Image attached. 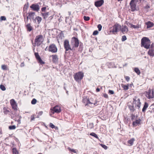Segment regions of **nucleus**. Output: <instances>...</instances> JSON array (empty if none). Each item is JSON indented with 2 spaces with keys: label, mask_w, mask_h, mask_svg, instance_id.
<instances>
[{
  "label": "nucleus",
  "mask_w": 154,
  "mask_h": 154,
  "mask_svg": "<svg viewBox=\"0 0 154 154\" xmlns=\"http://www.w3.org/2000/svg\"><path fill=\"white\" fill-rule=\"evenodd\" d=\"M132 103L131 105L128 104V108L132 113L136 110L135 108L139 109L141 104L140 99L137 96L134 97Z\"/></svg>",
  "instance_id": "f257e3e1"
},
{
  "label": "nucleus",
  "mask_w": 154,
  "mask_h": 154,
  "mask_svg": "<svg viewBox=\"0 0 154 154\" xmlns=\"http://www.w3.org/2000/svg\"><path fill=\"white\" fill-rule=\"evenodd\" d=\"M82 102L83 103L85 106H87L88 108H93L97 105V100H94L92 98H87L83 97L82 100Z\"/></svg>",
  "instance_id": "f03ea898"
},
{
  "label": "nucleus",
  "mask_w": 154,
  "mask_h": 154,
  "mask_svg": "<svg viewBox=\"0 0 154 154\" xmlns=\"http://www.w3.org/2000/svg\"><path fill=\"white\" fill-rule=\"evenodd\" d=\"M151 41L147 37H144L141 40V46L148 49L149 48Z\"/></svg>",
  "instance_id": "7ed1b4c3"
},
{
  "label": "nucleus",
  "mask_w": 154,
  "mask_h": 154,
  "mask_svg": "<svg viewBox=\"0 0 154 154\" xmlns=\"http://www.w3.org/2000/svg\"><path fill=\"white\" fill-rule=\"evenodd\" d=\"M79 40L78 38L74 37L71 38L70 44L73 50H75V48H77L79 47Z\"/></svg>",
  "instance_id": "20e7f679"
},
{
  "label": "nucleus",
  "mask_w": 154,
  "mask_h": 154,
  "mask_svg": "<svg viewBox=\"0 0 154 154\" xmlns=\"http://www.w3.org/2000/svg\"><path fill=\"white\" fill-rule=\"evenodd\" d=\"M84 77V73L81 71L76 72L73 75L75 80L77 82H80Z\"/></svg>",
  "instance_id": "39448f33"
},
{
  "label": "nucleus",
  "mask_w": 154,
  "mask_h": 154,
  "mask_svg": "<svg viewBox=\"0 0 154 154\" xmlns=\"http://www.w3.org/2000/svg\"><path fill=\"white\" fill-rule=\"evenodd\" d=\"M43 36L42 35H39L36 37L35 39L34 43L33 44L34 46H39L43 41Z\"/></svg>",
  "instance_id": "423d86ee"
},
{
  "label": "nucleus",
  "mask_w": 154,
  "mask_h": 154,
  "mask_svg": "<svg viewBox=\"0 0 154 154\" xmlns=\"http://www.w3.org/2000/svg\"><path fill=\"white\" fill-rule=\"evenodd\" d=\"M111 28L112 29L110 31V32H112L113 34H117L118 32L121 29V26L119 24L116 23Z\"/></svg>",
  "instance_id": "0eeeda50"
},
{
  "label": "nucleus",
  "mask_w": 154,
  "mask_h": 154,
  "mask_svg": "<svg viewBox=\"0 0 154 154\" xmlns=\"http://www.w3.org/2000/svg\"><path fill=\"white\" fill-rule=\"evenodd\" d=\"M63 46L65 51H67L69 50H73L71 47V45L69 44V41L68 39H66L64 40L63 43Z\"/></svg>",
  "instance_id": "6e6552de"
},
{
  "label": "nucleus",
  "mask_w": 154,
  "mask_h": 154,
  "mask_svg": "<svg viewBox=\"0 0 154 154\" xmlns=\"http://www.w3.org/2000/svg\"><path fill=\"white\" fill-rule=\"evenodd\" d=\"M139 0H131L130 3V5L131 11L134 12L136 10V4ZM141 2L142 0H139Z\"/></svg>",
  "instance_id": "1a4fd4ad"
},
{
  "label": "nucleus",
  "mask_w": 154,
  "mask_h": 154,
  "mask_svg": "<svg viewBox=\"0 0 154 154\" xmlns=\"http://www.w3.org/2000/svg\"><path fill=\"white\" fill-rule=\"evenodd\" d=\"M145 96L149 99L153 98L154 97L153 90L149 89L148 91H146Z\"/></svg>",
  "instance_id": "9d476101"
},
{
  "label": "nucleus",
  "mask_w": 154,
  "mask_h": 154,
  "mask_svg": "<svg viewBox=\"0 0 154 154\" xmlns=\"http://www.w3.org/2000/svg\"><path fill=\"white\" fill-rule=\"evenodd\" d=\"M51 112L52 114H54L55 112L58 113H60L61 111V107L58 105H56L52 109H51Z\"/></svg>",
  "instance_id": "9b49d317"
},
{
  "label": "nucleus",
  "mask_w": 154,
  "mask_h": 154,
  "mask_svg": "<svg viewBox=\"0 0 154 154\" xmlns=\"http://www.w3.org/2000/svg\"><path fill=\"white\" fill-rule=\"evenodd\" d=\"M49 51L52 53H56L57 51V48L56 45L54 44L51 45L49 46Z\"/></svg>",
  "instance_id": "f8f14e48"
},
{
  "label": "nucleus",
  "mask_w": 154,
  "mask_h": 154,
  "mask_svg": "<svg viewBox=\"0 0 154 154\" xmlns=\"http://www.w3.org/2000/svg\"><path fill=\"white\" fill-rule=\"evenodd\" d=\"M10 103L12 108L15 110H17V105L16 103L13 99L10 100Z\"/></svg>",
  "instance_id": "ddd939ff"
},
{
  "label": "nucleus",
  "mask_w": 154,
  "mask_h": 154,
  "mask_svg": "<svg viewBox=\"0 0 154 154\" xmlns=\"http://www.w3.org/2000/svg\"><path fill=\"white\" fill-rule=\"evenodd\" d=\"M30 8L34 11H38L40 9L39 5L38 4H33L31 5Z\"/></svg>",
  "instance_id": "4468645a"
},
{
  "label": "nucleus",
  "mask_w": 154,
  "mask_h": 154,
  "mask_svg": "<svg viewBox=\"0 0 154 154\" xmlns=\"http://www.w3.org/2000/svg\"><path fill=\"white\" fill-rule=\"evenodd\" d=\"M35 55L36 59L38 60V62L39 63L41 64L45 63V62L42 60L40 56H39L38 53H35Z\"/></svg>",
  "instance_id": "2eb2a0df"
},
{
  "label": "nucleus",
  "mask_w": 154,
  "mask_h": 154,
  "mask_svg": "<svg viewBox=\"0 0 154 154\" xmlns=\"http://www.w3.org/2000/svg\"><path fill=\"white\" fill-rule=\"evenodd\" d=\"M141 120L140 119H136L134 121L132 122V125L134 127H136L139 126L141 124Z\"/></svg>",
  "instance_id": "dca6fc26"
},
{
  "label": "nucleus",
  "mask_w": 154,
  "mask_h": 154,
  "mask_svg": "<svg viewBox=\"0 0 154 154\" xmlns=\"http://www.w3.org/2000/svg\"><path fill=\"white\" fill-rule=\"evenodd\" d=\"M104 3V0H100L94 2L95 6L97 7H101Z\"/></svg>",
  "instance_id": "f3484780"
},
{
  "label": "nucleus",
  "mask_w": 154,
  "mask_h": 154,
  "mask_svg": "<svg viewBox=\"0 0 154 154\" xmlns=\"http://www.w3.org/2000/svg\"><path fill=\"white\" fill-rule=\"evenodd\" d=\"M57 35V31L56 29H49V35H52L53 37H54Z\"/></svg>",
  "instance_id": "a211bd4d"
},
{
  "label": "nucleus",
  "mask_w": 154,
  "mask_h": 154,
  "mask_svg": "<svg viewBox=\"0 0 154 154\" xmlns=\"http://www.w3.org/2000/svg\"><path fill=\"white\" fill-rule=\"evenodd\" d=\"M50 57H51L50 56ZM52 57V61L54 63H56L57 62L58 60V56L57 55H54L51 56Z\"/></svg>",
  "instance_id": "6ab92c4d"
},
{
  "label": "nucleus",
  "mask_w": 154,
  "mask_h": 154,
  "mask_svg": "<svg viewBox=\"0 0 154 154\" xmlns=\"http://www.w3.org/2000/svg\"><path fill=\"white\" fill-rule=\"evenodd\" d=\"M120 29L121 30L122 32L124 34L127 33L128 31V27L126 26H125L122 28H121Z\"/></svg>",
  "instance_id": "aec40b11"
},
{
  "label": "nucleus",
  "mask_w": 154,
  "mask_h": 154,
  "mask_svg": "<svg viewBox=\"0 0 154 154\" xmlns=\"http://www.w3.org/2000/svg\"><path fill=\"white\" fill-rule=\"evenodd\" d=\"M149 106L148 103L146 102H145L143 108L142 109V111L144 112L145 113L146 111Z\"/></svg>",
  "instance_id": "412c9836"
},
{
  "label": "nucleus",
  "mask_w": 154,
  "mask_h": 154,
  "mask_svg": "<svg viewBox=\"0 0 154 154\" xmlns=\"http://www.w3.org/2000/svg\"><path fill=\"white\" fill-rule=\"evenodd\" d=\"M29 16L30 17V20H34L35 18V14L34 12H30L29 13Z\"/></svg>",
  "instance_id": "4be33fe9"
},
{
  "label": "nucleus",
  "mask_w": 154,
  "mask_h": 154,
  "mask_svg": "<svg viewBox=\"0 0 154 154\" xmlns=\"http://www.w3.org/2000/svg\"><path fill=\"white\" fill-rule=\"evenodd\" d=\"M129 84H127V85H124V84H121V85L122 88H123V90H127L129 89Z\"/></svg>",
  "instance_id": "5701e85b"
},
{
  "label": "nucleus",
  "mask_w": 154,
  "mask_h": 154,
  "mask_svg": "<svg viewBox=\"0 0 154 154\" xmlns=\"http://www.w3.org/2000/svg\"><path fill=\"white\" fill-rule=\"evenodd\" d=\"M146 24L147 25V28L152 27L154 26L153 23L150 21L146 23Z\"/></svg>",
  "instance_id": "b1692460"
},
{
  "label": "nucleus",
  "mask_w": 154,
  "mask_h": 154,
  "mask_svg": "<svg viewBox=\"0 0 154 154\" xmlns=\"http://www.w3.org/2000/svg\"><path fill=\"white\" fill-rule=\"evenodd\" d=\"M147 54L150 57H153L154 56V53L153 52L152 49H149L148 51Z\"/></svg>",
  "instance_id": "393cba45"
},
{
  "label": "nucleus",
  "mask_w": 154,
  "mask_h": 154,
  "mask_svg": "<svg viewBox=\"0 0 154 154\" xmlns=\"http://www.w3.org/2000/svg\"><path fill=\"white\" fill-rule=\"evenodd\" d=\"M26 26L27 31L29 32H30L32 29V28L30 25V23L28 24Z\"/></svg>",
  "instance_id": "a878e982"
},
{
  "label": "nucleus",
  "mask_w": 154,
  "mask_h": 154,
  "mask_svg": "<svg viewBox=\"0 0 154 154\" xmlns=\"http://www.w3.org/2000/svg\"><path fill=\"white\" fill-rule=\"evenodd\" d=\"M135 140V139L134 138H132L131 139L128 140V143L130 144V145H128L129 146H131L133 145V142Z\"/></svg>",
  "instance_id": "bb28decb"
},
{
  "label": "nucleus",
  "mask_w": 154,
  "mask_h": 154,
  "mask_svg": "<svg viewBox=\"0 0 154 154\" xmlns=\"http://www.w3.org/2000/svg\"><path fill=\"white\" fill-rule=\"evenodd\" d=\"M67 149L69 150V151L71 153L72 152L77 153V151L76 149H71L69 147H68Z\"/></svg>",
  "instance_id": "cd10ccee"
},
{
  "label": "nucleus",
  "mask_w": 154,
  "mask_h": 154,
  "mask_svg": "<svg viewBox=\"0 0 154 154\" xmlns=\"http://www.w3.org/2000/svg\"><path fill=\"white\" fill-rule=\"evenodd\" d=\"M134 71L138 75H140V70L137 68H135Z\"/></svg>",
  "instance_id": "c85d7f7f"
},
{
  "label": "nucleus",
  "mask_w": 154,
  "mask_h": 154,
  "mask_svg": "<svg viewBox=\"0 0 154 154\" xmlns=\"http://www.w3.org/2000/svg\"><path fill=\"white\" fill-rule=\"evenodd\" d=\"M42 15L43 17L45 19H46L48 17V12L42 13Z\"/></svg>",
  "instance_id": "c756f323"
},
{
  "label": "nucleus",
  "mask_w": 154,
  "mask_h": 154,
  "mask_svg": "<svg viewBox=\"0 0 154 154\" xmlns=\"http://www.w3.org/2000/svg\"><path fill=\"white\" fill-rule=\"evenodd\" d=\"M50 127L52 128H54L56 130H58V128L55 127L52 123H50L49 125Z\"/></svg>",
  "instance_id": "7c9ffc66"
},
{
  "label": "nucleus",
  "mask_w": 154,
  "mask_h": 154,
  "mask_svg": "<svg viewBox=\"0 0 154 154\" xmlns=\"http://www.w3.org/2000/svg\"><path fill=\"white\" fill-rule=\"evenodd\" d=\"M35 18L37 20L38 23H40L42 20V18L38 16L36 17Z\"/></svg>",
  "instance_id": "2f4dec72"
},
{
  "label": "nucleus",
  "mask_w": 154,
  "mask_h": 154,
  "mask_svg": "<svg viewBox=\"0 0 154 154\" xmlns=\"http://www.w3.org/2000/svg\"><path fill=\"white\" fill-rule=\"evenodd\" d=\"M85 21H88L90 20V18L89 17L84 16L83 17Z\"/></svg>",
  "instance_id": "473e14b6"
},
{
  "label": "nucleus",
  "mask_w": 154,
  "mask_h": 154,
  "mask_svg": "<svg viewBox=\"0 0 154 154\" xmlns=\"http://www.w3.org/2000/svg\"><path fill=\"white\" fill-rule=\"evenodd\" d=\"M16 126L15 125L10 126L9 127V128L10 130H14L16 128Z\"/></svg>",
  "instance_id": "72a5a7b5"
},
{
  "label": "nucleus",
  "mask_w": 154,
  "mask_h": 154,
  "mask_svg": "<svg viewBox=\"0 0 154 154\" xmlns=\"http://www.w3.org/2000/svg\"><path fill=\"white\" fill-rule=\"evenodd\" d=\"M13 154H18V152L17 151L15 148L13 149Z\"/></svg>",
  "instance_id": "f704fd0d"
},
{
  "label": "nucleus",
  "mask_w": 154,
  "mask_h": 154,
  "mask_svg": "<svg viewBox=\"0 0 154 154\" xmlns=\"http://www.w3.org/2000/svg\"><path fill=\"white\" fill-rule=\"evenodd\" d=\"M0 88L2 91H4L6 90V88L5 86L3 85H0Z\"/></svg>",
  "instance_id": "c9c22d12"
},
{
  "label": "nucleus",
  "mask_w": 154,
  "mask_h": 154,
  "mask_svg": "<svg viewBox=\"0 0 154 154\" xmlns=\"http://www.w3.org/2000/svg\"><path fill=\"white\" fill-rule=\"evenodd\" d=\"M3 112L5 114H7L8 113L10 112L9 110L5 108H4L3 109Z\"/></svg>",
  "instance_id": "e433bc0d"
},
{
  "label": "nucleus",
  "mask_w": 154,
  "mask_h": 154,
  "mask_svg": "<svg viewBox=\"0 0 154 154\" xmlns=\"http://www.w3.org/2000/svg\"><path fill=\"white\" fill-rule=\"evenodd\" d=\"M124 78L127 82H129L130 80V78L128 76H124Z\"/></svg>",
  "instance_id": "4c0bfd02"
},
{
  "label": "nucleus",
  "mask_w": 154,
  "mask_h": 154,
  "mask_svg": "<svg viewBox=\"0 0 154 154\" xmlns=\"http://www.w3.org/2000/svg\"><path fill=\"white\" fill-rule=\"evenodd\" d=\"M100 145L103 148L105 149H107V146H106L105 145L102 144H100Z\"/></svg>",
  "instance_id": "58836bf2"
},
{
  "label": "nucleus",
  "mask_w": 154,
  "mask_h": 154,
  "mask_svg": "<svg viewBox=\"0 0 154 154\" xmlns=\"http://www.w3.org/2000/svg\"><path fill=\"white\" fill-rule=\"evenodd\" d=\"M37 102V100L35 99H33L31 101V103L32 104H35Z\"/></svg>",
  "instance_id": "ea45409f"
},
{
  "label": "nucleus",
  "mask_w": 154,
  "mask_h": 154,
  "mask_svg": "<svg viewBox=\"0 0 154 154\" xmlns=\"http://www.w3.org/2000/svg\"><path fill=\"white\" fill-rule=\"evenodd\" d=\"M35 114H33L31 116V119L30 120L31 121H33L35 119Z\"/></svg>",
  "instance_id": "a19ab883"
},
{
  "label": "nucleus",
  "mask_w": 154,
  "mask_h": 154,
  "mask_svg": "<svg viewBox=\"0 0 154 154\" xmlns=\"http://www.w3.org/2000/svg\"><path fill=\"white\" fill-rule=\"evenodd\" d=\"M127 39L125 35H123L122 37V42H124Z\"/></svg>",
  "instance_id": "79ce46f5"
},
{
  "label": "nucleus",
  "mask_w": 154,
  "mask_h": 154,
  "mask_svg": "<svg viewBox=\"0 0 154 154\" xmlns=\"http://www.w3.org/2000/svg\"><path fill=\"white\" fill-rule=\"evenodd\" d=\"M131 27L135 29L138 28H139V25H135L133 24L131 25Z\"/></svg>",
  "instance_id": "37998d69"
},
{
  "label": "nucleus",
  "mask_w": 154,
  "mask_h": 154,
  "mask_svg": "<svg viewBox=\"0 0 154 154\" xmlns=\"http://www.w3.org/2000/svg\"><path fill=\"white\" fill-rule=\"evenodd\" d=\"M0 20L1 21L5 20H6V18L5 16H1L0 18Z\"/></svg>",
  "instance_id": "c03bdc74"
},
{
  "label": "nucleus",
  "mask_w": 154,
  "mask_h": 154,
  "mask_svg": "<svg viewBox=\"0 0 154 154\" xmlns=\"http://www.w3.org/2000/svg\"><path fill=\"white\" fill-rule=\"evenodd\" d=\"M131 119L132 120H133L135 119V115L133 114V113H132L131 116Z\"/></svg>",
  "instance_id": "a18cd8bd"
},
{
  "label": "nucleus",
  "mask_w": 154,
  "mask_h": 154,
  "mask_svg": "<svg viewBox=\"0 0 154 154\" xmlns=\"http://www.w3.org/2000/svg\"><path fill=\"white\" fill-rule=\"evenodd\" d=\"M2 69L3 70H6L7 69V66L5 65H2Z\"/></svg>",
  "instance_id": "49530a36"
},
{
  "label": "nucleus",
  "mask_w": 154,
  "mask_h": 154,
  "mask_svg": "<svg viewBox=\"0 0 154 154\" xmlns=\"http://www.w3.org/2000/svg\"><path fill=\"white\" fill-rule=\"evenodd\" d=\"M97 27L98 29V30L100 31L101 29L102 26L101 24H98L97 26Z\"/></svg>",
  "instance_id": "de8ad7c7"
},
{
  "label": "nucleus",
  "mask_w": 154,
  "mask_h": 154,
  "mask_svg": "<svg viewBox=\"0 0 154 154\" xmlns=\"http://www.w3.org/2000/svg\"><path fill=\"white\" fill-rule=\"evenodd\" d=\"M98 33V32L97 30L94 31L93 33V35H96Z\"/></svg>",
  "instance_id": "09e8293b"
},
{
  "label": "nucleus",
  "mask_w": 154,
  "mask_h": 154,
  "mask_svg": "<svg viewBox=\"0 0 154 154\" xmlns=\"http://www.w3.org/2000/svg\"><path fill=\"white\" fill-rule=\"evenodd\" d=\"M108 93H109L111 94H113L114 93V92L113 91L110 90H109Z\"/></svg>",
  "instance_id": "8fccbe9b"
},
{
  "label": "nucleus",
  "mask_w": 154,
  "mask_h": 154,
  "mask_svg": "<svg viewBox=\"0 0 154 154\" xmlns=\"http://www.w3.org/2000/svg\"><path fill=\"white\" fill-rule=\"evenodd\" d=\"M46 9V7H42V9H41L42 11V12H45Z\"/></svg>",
  "instance_id": "3c124183"
},
{
  "label": "nucleus",
  "mask_w": 154,
  "mask_h": 154,
  "mask_svg": "<svg viewBox=\"0 0 154 154\" xmlns=\"http://www.w3.org/2000/svg\"><path fill=\"white\" fill-rule=\"evenodd\" d=\"M149 8H150V6L148 5H146L144 7V8L145 9H146L148 10Z\"/></svg>",
  "instance_id": "603ef678"
},
{
  "label": "nucleus",
  "mask_w": 154,
  "mask_h": 154,
  "mask_svg": "<svg viewBox=\"0 0 154 154\" xmlns=\"http://www.w3.org/2000/svg\"><path fill=\"white\" fill-rule=\"evenodd\" d=\"M103 96L106 98H108V95L106 94L105 93L103 94Z\"/></svg>",
  "instance_id": "864d4df0"
},
{
  "label": "nucleus",
  "mask_w": 154,
  "mask_h": 154,
  "mask_svg": "<svg viewBox=\"0 0 154 154\" xmlns=\"http://www.w3.org/2000/svg\"><path fill=\"white\" fill-rule=\"evenodd\" d=\"M26 19H27L26 20H25V21L26 23L28 22L29 19H30V17L29 16V15L27 17Z\"/></svg>",
  "instance_id": "5fc2aeb1"
},
{
  "label": "nucleus",
  "mask_w": 154,
  "mask_h": 154,
  "mask_svg": "<svg viewBox=\"0 0 154 154\" xmlns=\"http://www.w3.org/2000/svg\"><path fill=\"white\" fill-rule=\"evenodd\" d=\"M43 112L42 111H40V112H39L38 113V114L40 116H41L42 114H43Z\"/></svg>",
  "instance_id": "6e6d98bb"
},
{
  "label": "nucleus",
  "mask_w": 154,
  "mask_h": 154,
  "mask_svg": "<svg viewBox=\"0 0 154 154\" xmlns=\"http://www.w3.org/2000/svg\"><path fill=\"white\" fill-rule=\"evenodd\" d=\"M24 66V62L20 64V66L21 67H23Z\"/></svg>",
  "instance_id": "4d7b16f0"
},
{
  "label": "nucleus",
  "mask_w": 154,
  "mask_h": 154,
  "mask_svg": "<svg viewBox=\"0 0 154 154\" xmlns=\"http://www.w3.org/2000/svg\"><path fill=\"white\" fill-rule=\"evenodd\" d=\"M96 91L97 92H99L100 91V88H97L96 89Z\"/></svg>",
  "instance_id": "13d9d810"
},
{
  "label": "nucleus",
  "mask_w": 154,
  "mask_h": 154,
  "mask_svg": "<svg viewBox=\"0 0 154 154\" xmlns=\"http://www.w3.org/2000/svg\"><path fill=\"white\" fill-rule=\"evenodd\" d=\"M150 49H152L153 50V52L154 53V46L153 47L151 46V47L150 48Z\"/></svg>",
  "instance_id": "bf43d9fd"
},
{
  "label": "nucleus",
  "mask_w": 154,
  "mask_h": 154,
  "mask_svg": "<svg viewBox=\"0 0 154 154\" xmlns=\"http://www.w3.org/2000/svg\"><path fill=\"white\" fill-rule=\"evenodd\" d=\"M92 136L94 137L97 138H98V136L97 135H92Z\"/></svg>",
  "instance_id": "052dcab7"
},
{
  "label": "nucleus",
  "mask_w": 154,
  "mask_h": 154,
  "mask_svg": "<svg viewBox=\"0 0 154 154\" xmlns=\"http://www.w3.org/2000/svg\"><path fill=\"white\" fill-rule=\"evenodd\" d=\"M90 135H96V134L92 132V133H91L90 134Z\"/></svg>",
  "instance_id": "680f3d73"
},
{
  "label": "nucleus",
  "mask_w": 154,
  "mask_h": 154,
  "mask_svg": "<svg viewBox=\"0 0 154 154\" xmlns=\"http://www.w3.org/2000/svg\"><path fill=\"white\" fill-rule=\"evenodd\" d=\"M43 125H44L45 127L46 128H47V126H46L45 125V123H43Z\"/></svg>",
  "instance_id": "e2e57ef3"
},
{
  "label": "nucleus",
  "mask_w": 154,
  "mask_h": 154,
  "mask_svg": "<svg viewBox=\"0 0 154 154\" xmlns=\"http://www.w3.org/2000/svg\"><path fill=\"white\" fill-rule=\"evenodd\" d=\"M40 116L38 114V115H37V117H37V118H39V116Z\"/></svg>",
  "instance_id": "0e129e2a"
},
{
  "label": "nucleus",
  "mask_w": 154,
  "mask_h": 154,
  "mask_svg": "<svg viewBox=\"0 0 154 154\" xmlns=\"http://www.w3.org/2000/svg\"><path fill=\"white\" fill-rule=\"evenodd\" d=\"M26 113H29V112H26Z\"/></svg>",
  "instance_id": "69168bd1"
},
{
  "label": "nucleus",
  "mask_w": 154,
  "mask_h": 154,
  "mask_svg": "<svg viewBox=\"0 0 154 154\" xmlns=\"http://www.w3.org/2000/svg\"><path fill=\"white\" fill-rule=\"evenodd\" d=\"M47 47H46V48H45V50H46V49H47Z\"/></svg>",
  "instance_id": "338daca9"
},
{
  "label": "nucleus",
  "mask_w": 154,
  "mask_h": 154,
  "mask_svg": "<svg viewBox=\"0 0 154 154\" xmlns=\"http://www.w3.org/2000/svg\"><path fill=\"white\" fill-rule=\"evenodd\" d=\"M42 154V153H39V154Z\"/></svg>",
  "instance_id": "774afa93"
}]
</instances>
